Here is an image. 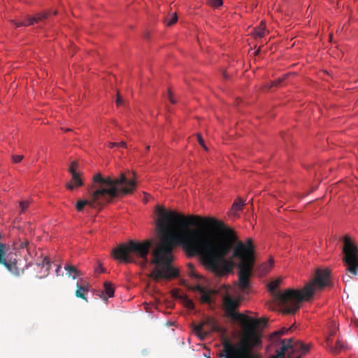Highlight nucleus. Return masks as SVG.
<instances>
[{"instance_id": "obj_1", "label": "nucleus", "mask_w": 358, "mask_h": 358, "mask_svg": "<svg viewBox=\"0 0 358 358\" xmlns=\"http://www.w3.org/2000/svg\"><path fill=\"white\" fill-rule=\"evenodd\" d=\"M155 212L156 226L162 237L152 252L150 263L155 267L150 275L155 280L178 275V270L171 264L176 245L182 246L189 256H199L203 264L217 275L232 272L234 263L226 257L233 248L232 257L240 261L238 287L247 292L255 264L251 238L245 243L238 241L232 229L213 217H185L161 206L155 207Z\"/></svg>"}, {"instance_id": "obj_2", "label": "nucleus", "mask_w": 358, "mask_h": 358, "mask_svg": "<svg viewBox=\"0 0 358 358\" xmlns=\"http://www.w3.org/2000/svg\"><path fill=\"white\" fill-rule=\"evenodd\" d=\"M241 304L239 298H234L229 294L222 298V306L224 316L231 320L240 323L245 332V337L236 343L228 338H222V355L224 358H255L252 348L261 344V335L259 329H262L267 324L266 318L255 319L236 310Z\"/></svg>"}, {"instance_id": "obj_3", "label": "nucleus", "mask_w": 358, "mask_h": 358, "mask_svg": "<svg viewBox=\"0 0 358 358\" xmlns=\"http://www.w3.org/2000/svg\"><path fill=\"white\" fill-rule=\"evenodd\" d=\"M135 173L121 172L116 178L103 177L101 173L93 176L92 183L87 186L89 199L79 200L76 204V210L81 212L85 206L101 208L120 195L132 194L136 189Z\"/></svg>"}, {"instance_id": "obj_4", "label": "nucleus", "mask_w": 358, "mask_h": 358, "mask_svg": "<svg viewBox=\"0 0 358 358\" xmlns=\"http://www.w3.org/2000/svg\"><path fill=\"white\" fill-rule=\"evenodd\" d=\"M329 269H317L315 278L306 285L303 289H287L285 292H276L275 300L283 308L285 314H294L301 307L303 301H308L316 290H322L330 285Z\"/></svg>"}, {"instance_id": "obj_5", "label": "nucleus", "mask_w": 358, "mask_h": 358, "mask_svg": "<svg viewBox=\"0 0 358 358\" xmlns=\"http://www.w3.org/2000/svg\"><path fill=\"white\" fill-rule=\"evenodd\" d=\"M152 244L150 240L143 242L131 240L115 248L113 255L114 258L126 263H136L145 267L148 263V255Z\"/></svg>"}, {"instance_id": "obj_6", "label": "nucleus", "mask_w": 358, "mask_h": 358, "mask_svg": "<svg viewBox=\"0 0 358 358\" xmlns=\"http://www.w3.org/2000/svg\"><path fill=\"white\" fill-rule=\"evenodd\" d=\"M343 262L346 273L343 276L344 282H350L358 275V248L348 236L343 237Z\"/></svg>"}, {"instance_id": "obj_7", "label": "nucleus", "mask_w": 358, "mask_h": 358, "mask_svg": "<svg viewBox=\"0 0 358 358\" xmlns=\"http://www.w3.org/2000/svg\"><path fill=\"white\" fill-rule=\"evenodd\" d=\"M194 331L201 340H203L210 332H218L224 334L226 330L220 327L217 320L212 317H207L202 323L194 326Z\"/></svg>"}, {"instance_id": "obj_8", "label": "nucleus", "mask_w": 358, "mask_h": 358, "mask_svg": "<svg viewBox=\"0 0 358 358\" xmlns=\"http://www.w3.org/2000/svg\"><path fill=\"white\" fill-rule=\"evenodd\" d=\"M78 164L76 162L73 161L71 162L69 172L71 175V180L67 183L66 187L69 190H73L76 187H81L83 185V181L80 177V173L76 171Z\"/></svg>"}, {"instance_id": "obj_9", "label": "nucleus", "mask_w": 358, "mask_h": 358, "mask_svg": "<svg viewBox=\"0 0 358 358\" xmlns=\"http://www.w3.org/2000/svg\"><path fill=\"white\" fill-rule=\"evenodd\" d=\"M290 349V355L287 358H301L309 351L310 345L299 341H294L293 338V342H291Z\"/></svg>"}, {"instance_id": "obj_10", "label": "nucleus", "mask_w": 358, "mask_h": 358, "mask_svg": "<svg viewBox=\"0 0 358 358\" xmlns=\"http://www.w3.org/2000/svg\"><path fill=\"white\" fill-rule=\"evenodd\" d=\"M291 342H293V338L281 340L280 348L276 350V355L271 358H287L291 352Z\"/></svg>"}, {"instance_id": "obj_11", "label": "nucleus", "mask_w": 358, "mask_h": 358, "mask_svg": "<svg viewBox=\"0 0 358 358\" xmlns=\"http://www.w3.org/2000/svg\"><path fill=\"white\" fill-rule=\"evenodd\" d=\"M193 290L198 292L200 294V301L203 303H210L212 302L211 294L212 292L206 289L200 285H196Z\"/></svg>"}, {"instance_id": "obj_12", "label": "nucleus", "mask_w": 358, "mask_h": 358, "mask_svg": "<svg viewBox=\"0 0 358 358\" xmlns=\"http://www.w3.org/2000/svg\"><path fill=\"white\" fill-rule=\"evenodd\" d=\"M11 273L15 276H20V270L17 266V260L14 259H8L5 262V264H2Z\"/></svg>"}, {"instance_id": "obj_13", "label": "nucleus", "mask_w": 358, "mask_h": 358, "mask_svg": "<svg viewBox=\"0 0 358 358\" xmlns=\"http://www.w3.org/2000/svg\"><path fill=\"white\" fill-rule=\"evenodd\" d=\"M89 292V286L87 283L79 284L77 282L76 284V290L75 292V295L78 298H80L84 299L85 301H87V299L85 297V294Z\"/></svg>"}, {"instance_id": "obj_14", "label": "nucleus", "mask_w": 358, "mask_h": 358, "mask_svg": "<svg viewBox=\"0 0 358 358\" xmlns=\"http://www.w3.org/2000/svg\"><path fill=\"white\" fill-rule=\"evenodd\" d=\"M64 269L66 271V274L69 277H72L73 279H76L78 275H80V271L73 265L66 264Z\"/></svg>"}, {"instance_id": "obj_15", "label": "nucleus", "mask_w": 358, "mask_h": 358, "mask_svg": "<svg viewBox=\"0 0 358 358\" xmlns=\"http://www.w3.org/2000/svg\"><path fill=\"white\" fill-rule=\"evenodd\" d=\"M50 15V14L49 12L38 13L36 16L31 17L29 18V24H34V23H38L40 22H43L45 19H47Z\"/></svg>"}, {"instance_id": "obj_16", "label": "nucleus", "mask_w": 358, "mask_h": 358, "mask_svg": "<svg viewBox=\"0 0 358 358\" xmlns=\"http://www.w3.org/2000/svg\"><path fill=\"white\" fill-rule=\"evenodd\" d=\"M266 27L263 22L254 29L253 35L255 38H262L265 35Z\"/></svg>"}, {"instance_id": "obj_17", "label": "nucleus", "mask_w": 358, "mask_h": 358, "mask_svg": "<svg viewBox=\"0 0 358 358\" xmlns=\"http://www.w3.org/2000/svg\"><path fill=\"white\" fill-rule=\"evenodd\" d=\"M104 294L107 295L108 297H112L114 294V289L112 284L109 282H104V291L102 293L103 299L106 300V297L104 296Z\"/></svg>"}, {"instance_id": "obj_18", "label": "nucleus", "mask_w": 358, "mask_h": 358, "mask_svg": "<svg viewBox=\"0 0 358 358\" xmlns=\"http://www.w3.org/2000/svg\"><path fill=\"white\" fill-rule=\"evenodd\" d=\"M244 201L241 199L238 198L236 201L234 202L231 210L236 212L241 210L242 207L244 206Z\"/></svg>"}, {"instance_id": "obj_19", "label": "nucleus", "mask_w": 358, "mask_h": 358, "mask_svg": "<svg viewBox=\"0 0 358 358\" xmlns=\"http://www.w3.org/2000/svg\"><path fill=\"white\" fill-rule=\"evenodd\" d=\"M178 20V16L176 13H173L171 15L170 18L166 17L164 20V22L166 24V26H171L173 24H175Z\"/></svg>"}, {"instance_id": "obj_20", "label": "nucleus", "mask_w": 358, "mask_h": 358, "mask_svg": "<svg viewBox=\"0 0 358 358\" xmlns=\"http://www.w3.org/2000/svg\"><path fill=\"white\" fill-rule=\"evenodd\" d=\"M5 249L6 245L3 243H0V264H5L7 259L5 258Z\"/></svg>"}, {"instance_id": "obj_21", "label": "nucleus", "mask_w": 358, "mask_h": 358, "mask_svg": "<svg viewBox=\"0 0 358 358\" xmlns=\"http://www.w3.org/2000/svg\"><path fill=\"white\" fill-rule=\"evenodd\" d=\"M283 80H284V78H279V79H278V80H276L275 81L271 82L269 84L265 85H264V88L266 90H269V89H271L273 87H277L280 83H281L282 82Z\"/></svg>"}, {"instance_id": "obj_22", "label": "nucleus", "mask_w": 358, "mask_h": 358, "mask_svg": "<svg viewBox=\"0 0 358 358\" xmlns=\"http://www.w3.org/2000/svg\"><path fill=\"white\" fill-rule=\"evenodd\" d=\"M30 17H27V22H16L14 20H10V22H12L17 28L22 26H29L30 24H29Z\"/></svg>"}, {"instance_id": "obj_23", "label": "nucleus", "mask_w": 358, "mask_h": 358, "mask_svg": "<svg viewBox=\"0 0 358 358\" xmlns=\"http://www.w3.org/2000/svg\"><path fill=\"white\" fill-rule=\"evenodd\" d=\"M38 265L42 268H46V271H48L50 269V261L47 257H44L41 263L38 264Z\"/></svg>"}, {"instance_id": "obj_24", "label": "nucleus", "mask_w": 358, "mask_h": 358, "mask_svg": "<svg viewBox=\"0 0 358 358\" xmlns=\"http://www.w3.org/2000/svg\"><path fill=\"white\" fill-rule=\"evenodd\" d=\"M289 330V329H286L285 327L282 328L281 329H280L278 331H276L274 333H273L272 335H271V337H279V336H281L284 335Z\"/></svg>"}, {"instance_id": "obj_25", "label": "nucleus", "mask_w": 358, "mask_h": 358, "mask_svg": "<svg viewBox=\"0 0 358 358\" xmlns=\"http://www.w3.org/2000/svg\"><path fill=\"white\" fill-rule=\"evenodd\" d=\"M206 2L213 7H219L222 4V0H206Z\"/></svg>"}, {"instance_id": "obj_26", "label": "nucleus", "mask_w": 358, "mask_h": 358, "mask_svg": "<svg viewBox=\"0 0 358 358\" xmlns=\"http://www.w3.org/2000/svg\"><path fill=\"white\" fill-rule=\"evenodd\" d=\"M280 285V280H274L268 285V289L271 292H275Z\"/></svg>"}, {"instance_id": "obj_27", "label": "nucleus", "mask_w": 358, "mask_h": 358, "mask_svg": "<svg viewBox=\"0 0 358 358\" xmlns=\"http://www.w3.org/2000/svg\"><path fill=\"white\" fill-rule=\"evenodd\" d=\"M23 157V155H13L11 158L14 163H19L22 160Z\"/></svg>"}, {"instance_id": "obj_28", "label": "nucleus", "mask_w": 358, "mask_h": 358, "mask_svg": "<svg viewBox=\"0 0 358 358\" xmlns=\"http://www.w3.org/2000/svg\"><path fill=\"white\" fill-rule=\"evenodd\" d=\"M20 206L21 208L22 212H24L29 206V203L25 201H22L20 203Z\"/></svg>"}, {"instance_id": "obj_29", "label": "nucleus", "mask_w": 358, "mask_h": 358, "mask_svg": "<svg viewBox=\"0 0 358 358\" xmlns=\"http://www.w3.org/2000/svg\"><path fill=\"white\" fill-rule=\"evenodd\" d=\"M197 139H198V141L199 143V144L205 149V150H207L205 144H204V141L201 137V136L200 134H197Z\"/></svg>"}, {"instance_id": "obj_30", "label": "nucleus", "mask_w": 358, "mask_h": 358, "mask_svg": "<svg viewBox=\"0 0 358 358\" xmlns=\"http://www.w3.org/2000/svg\"><path fill=\"white\" fill-rule=\"evenodd\" d=\"M186 306L189 309H194V305L192 300L187 299L186 301Z\"/></svg>"}, {"instance_id": "obj_31", "label": "nucleus", "mask_w": 358, "mask_h": 358, "mask_svg": "<svg viewBox=\"0 0 358 358\" xmlns=\"http://www.w3.org/2000/svg\"><path fill=\"white\" fill-rule=\"evenodd\" d=\"M123 103V99L120 96V94L117 93V99H116V104L117 106H120L121 105L122 103Z\"/></svg>"}, {"instance_id": "obj_32", "label": "nucleus", "mask_w": 358, "mask_h": 358, "mask_svg": "<svg viewBox=\"0 0 358 358\" xmlns=\"http://www.w3.org/2000/svg\"><path fill=\"white\" fill-rule=\"evenodd\" d=\"M168 98L169 99V101L172 103H176V101L175 99H173V94L171 92V90H169V92H168Z\"/></svg>"}, {"instance_id": "obj_33", "label": "nucleus", "mask_w": 358, "mask_h": 358, "mask_svg": "<svg viewBox=\"0 0 358 358\" xmlns=\"http://www.w3.org/2000/svg\"><path fill=\"white\" fill-rule=\"evenodd\" d=\"M117 148H126V143L124 141H121L120 143H116Z\"/></svg>"}, {"instance_id": "obj_34", "label": "nucleus", "mask_w": 358, "mask_h": 358, "mask_svg": "<svg viewBox=\"0 0 358 358\" xmlns=\"http://www.w3.org/2000/svg\"><path fill=\"white\" fill-rule=\"evenodd\" d=\"M28 245V242L27 241H24L21 243L20 245V247L24 248H26Z\"/></svg>"}, {"instance_id": "obj_35", "label": "nucleus", "mask_w": 358, "mask_h": 358, "mask_svg": "<svg viewBox=\"0 0 358 358\" xmlns=\"http://www.w3.org/2000/svg\"><path fill=\"white\" fill-rule=\"evenodd\" d=\"M109 147H110V148H114V147H117L116 143H109Z\"/></svg>"}, {"instance_id": "obj_36", "label": "nucleus", "mask_w": 358, "mask_h": 358, "mask_svg": "<svg viewBox=\"0 0 358 358\" xmlns=\"http://www.w3.org/2000/svg\"><path fill=\"white\" fill-rule=\"evenodd\" d=\"M273 264V259H270V260H269L270 266H271Z\"/></svg>"}, {"instance_id": "obj_37", "label": "nucleus", "mask_w": 358, "mask_h": 358, "mask_svg": "<svg viewBox=\"0 0 358 358\" xmlns=\"http://www.w3.org/2000/svg\"><path fill=\"white\" fill-rule=\"evenodd\" d=\"M60 269H61V266H58V268H57V270H56L57 273H59V271H60Z\"/></svg>"}, {"instance_id": "obj_38", "label": "nucleus", "mask_w": 358, "mask_h": 358, "mask_svg": "<svg viewBox=\"0 0 358 358\" xmlns=\"http://www.w3.org/2000/svg\"><path fill=\"white\" fill-rule=\"evenodd\" d=\"M146 150H150V146H149V145L146 147Z\"/></svg>"}, {"instance_id": "obj_39", "label": "nucleus", "mask_w": 358, "mask_h": 358, "mask_svg": "<svg viewBox=\"0 0 358 358\" xmlns=\"http://www.w3.org/2000/svg\"><path fill=\"white\" fill-rule=\"evenodd\" d=\"M192 275H193L194 277H196V278H197V277H198V276H197L196 274H194V273H192Z\"/></svg>"}, {"instance_id": "obj_40", "label": "nucleus", "mask_w": 358, "mask_h": 358, "mask_svg": "<svg viewBox=\"0 0 358 358\" xmlns=\"http://www.w3.org/2000/svg\"><path fill=\"white\" fill-rule=\"evenodd\" d=\"M224 78H227V75L225 73H224Z\"/></svg>"}, {"instance_id": "obj_41", "label": "nucleus", "mask_w": 358, "mask_h": 358, "mask_svg": "<svg viewBox=\"0 0 358 358\" xmlns=\"http://www.w3.org/2000/svg\"><path fill=\"white\" fill-rule=\"evenodd\" d=\"M208 358H210V357H208Z\"/></svg>"}]
</instances>
